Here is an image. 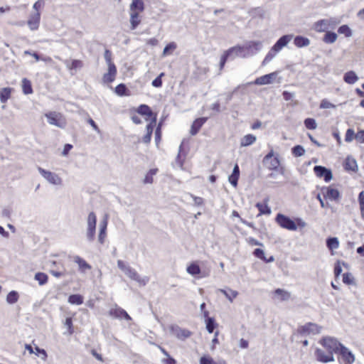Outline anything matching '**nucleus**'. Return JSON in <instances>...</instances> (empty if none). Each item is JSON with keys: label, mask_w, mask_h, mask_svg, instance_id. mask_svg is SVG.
Returning a JSON list of instances; mask_svg holds the SVG:
<instances>
[{"label": "nucleus", "mask_w": 364, "mask_h": 364, "mask_svg": "<svg viewBox=\"0 0 364 364\" xmlns=\"http://www.w3.org/2000/svg\"><path fill=\"white\" fill-rule=\"evenodd\" d=\"M136 114H132L131 119L135 124H140L142 121L139 115L144 116L146 121L149 122L146 126V134L152 135L154 129L156 125L157 113L154 112L147 105H140L135 110Z\"/></svg>", "instance_id": "1"}, {"label": "nucleus", "mask_w": 364, "mask_h": 364, "mask_svg": "<svg viewBox=\"0 0 364 364\" xmlns=\"http://www.w3.org/2000/svg\"><path fill=\"white\" fill-rule=\"evenodd\" d=\"M275 222L280 228L289 231L302 230L306 227V223L301 218L291 219L282 213L276 215Z\"/></svg>", "instance_id": "2"}, {"label": "nucleus", "mask_w": 364, "mask_h": 364, "mask_svg": "<svg viewBox=\"0 0 364 364\" xmlns=\"http://www.w3.org/2000/svg\"><path fill=\"white\" fill-rule=\"evenodd\" d=\"M320 343L327 351L326 354L320 352V361L327 363L333 360V353H338L342 344L331 337H324Z\"/></svg>", "instance_id": "3"}, {"label": "nucleus", "mask_w": 364, "mask_h": 364, "mask_svg": "<svg viewBox=\"0 0 364 364\" xmlns=\"http://www.w3.org/2000/svg\"><path fill=\"white\" fill-rule=\"evenodd\" d=\"M341 185L333 183L329 186H323L320 191L323 195L324 200L338 203L341 198Z\"/></svg>", "instance_id": "4"}, {"label": "nucleus", "mask_w": 364, "mask_h": 364, "mask_svg": "<svg viewBox=\"0 0 364 364\" xmlns=\"http://www.w3.org/2000/svg\"><path fill=\"white\" fill-rule=\"evenodd\" d=\"M50 124L55 125L60 128H65L67 124L66 118L60 112H49L45 114Z\"/></svg>", "instance_id": "5"}, {"label": "nucleus", "mask_w": 364, "mask_h": 364, "mask_svg": "<svg viewBox=\"0 0 364 364\" xmlns=\"http://www.w3.org/2000/svg\"><path fill=\"white\" fill-rule=\"evenodd\" d=\"M264 165L269 170H277L280 165L279 159L274 156L273 151H270L263 159Z\"/></svg>", "instance_id": "6"}, {"label": "nucleus", "mask_w": 364, "mask_h": 364, "mask_svg": "<svg viewBox=\"0 0 364 364\" xmlns=\"http://www.w3.org/2000/svg\"><path fill=\"white\" fill-rule=\"evenodd\" d=\"M97 217L96 215L91 212L87 218V236L90 240H93L95 235Z\"/></svg>", "instance_id": "7"}, {"label": "nucleus", "mask_w": 364, "mask_h": 364, "mask_svg": "<svg viewBox=\"0 0 364 364\" xmlns=\"http://www.w3.org/2000/svg\"><path fill=\"white\" fill-rule=\"evenodd\" d=\"M38 171L50 183L55 185H60L62 183V179L57 174L41 167L38 168Z\"/></svg>", "instance_id": "8"}, {"label": "nucleus", "mask_w": 364, "mask_h": 364, "mask_svg": "<svg viewBox=\"0 0 364 364\" xmlns=\"http://www.w3.org/2000/svg\"><path fill=\"white\" fill-rule=\"evenodd\" d=\"M338 353L341 356L343 364H352L355 361L354 355L343 345L341 346Z\"/></svg>", "instance_id": "9"}, {"label": "nucleus", "mask_w": 364, "mask_h": 364, "mask_svg": "<svg viewBox=\"0 0 364 364\" xmlns=\"http://www.w3.org/2000/svg\"><path fill=\"white\" fill-rule=\"evenodd\" d=\"M109 316L114 318H124L127 321L131 320V317L127 314V312L121 307H119L117 306H115L114 308H112L109 311Z\"/></svg>", "instance_id": "10"}, {"label": "nucleus", "mask_w": 364, "mask_h": 364, "mask_svg": "<svg viewBox=\"0 0 364 364\" xmlns=\"http://www.w3.org/2000/svg\"><path fill=\"white\" fill-rule=\"evenodd\" d=\"M41 21V12H35L30 15L27 21V25L31 31L38 29Z\"/></svg>", "instance_id": "11"}, {"label": "nucleus", "mask_w": 364, "mask_h": 364, "mask_svg": "<svg viewBox=\"0 0 364 364\" xmlns=\"http://www.w3.org/2000/svg\"><path fill=\"white\" fill-rule=\"evenodd\" d=\"M208 117H200L196 119L191 124L190 134L192 136L196 135L200 131L203 125L207 122Z\"/></svg>", "instance_id": "12"}, {"label": "nucleus", "mask_w": 364, "mask_h": 364, "mask_svg": "<svg viewBox=\"0 0 364 364\" xmlns=\"http://www.w3.org/2000/svg\"><path fill=\"white\" fill-rule=\"evenodd\" d=\"M277 73H271L269 74H267L264 75H262L261 77H257L255 80L254 81L255 85H267L272 82L273 79L276 77Z\"/></svg>", "instance_id": "13"}, {"label": "nucleus", "mask_w": 364, "mask_h": 364, "mask_svg": "<svg viewBox=\"0 0 364 364\" xmlns=\"http://www.w3.org/2000/svg\"><path fill=\"white\" fill-rule=\"evenodd\" d=\"M117 73L115 65H108L107 73H105L102 77L103 81L106 83L112 82L115 80Z\"/></svg>", "instance_id": "14"}, {"label": "nucleus", "mask_w": 364, "mask_h": 364, "mask_svg": "<svg viewBox=\"0 0 364 364\" xmlns=\"http://www.w3.org/2000/svg\"><path fill=\"white\" fill-rule=\"evenodd\" d=\"M203 316L205 319L206 329L208 333H212L214 329L218 326V323L215 322L214 318L209 317V312L208 311L203 312Z\"/></svg>", "instance_id": "15"}, {"label": "nucleus", "mask_w": 364, "mask_h": 364, "mask_svg": "<svg viewBox=\"0 0 364 364\" xmlns=\"http://www.w3.org/2000/svg\"><path fill=\"white\" fill-rule=\"evenodd\" d=\"M292 35H285L282 36L273 46L274 50L279 52L287 45V43L292 39Z\"/></svg>", "instance_id": "16"}, {"label": "nucleus", "mask_w": 364, "mask_h": 364, "mask_svg": "<svg viewBox=\"0 0 364 364\" xmlns=\"http://www.w3.org/2000/svg\"><path fill=\"white\" fill-rule=\"evenodd\" d=\"M73 261L78 265L79 270L81 272H85L87 270H90L92 269L91 265L80 256H74Z\"/></svg>", "instance_id": "17"}, {"label": "nucleus", "mask_w": 364, "mask_h": 364, "mask_svg": "<svg viewBox=\"0 0 364 364\" xmlns=\"http://www.w3.org/2000/svg\"><path fill=\"white\" fill-rule=\"evenodd\" d=\"M269 198H267L264 200L263 203H257L255 206L259 210L258 216L262 215H269L271 213V209L268 206Z\"/></svg>", "instance_id": "18"}, {"label": "nucleus", "mask_w": 364, "mask_h": 364, "mask_svg": "<svg viewBox=\"0 0 364 364\" xmlns=\"http://www.w3.org/2000/svg\"><path fill=\"white\" fill-rule=\"evenodd\" d=\"M187 156V153L183 149V145L181 144L178 149V153L176 158V162L181 168H183L184 163Z\"/></svg>", "instance_id": "19"}, {"label": "nucleus", "mask_w": 364, "mask_h": 364, "mask_svg": "<svg viewBox=\"0 0 364 364\" xmlns=\"http://www.w3.org/2000/svg\"><path fill=\"white\" fill-rule=\"evenodd\" d=\"M173 332L174 336L181 340H185L186 338H189L192 333L188 329L186 328H181L180 327H177L174 329H173Z\"/></svg>", "instance_id": "20"}, {"label": "nucleus", "mask_w": 364, "mask_h": 364, "mask_svg": "<svg viewBox=\"0 0 364 364\" xmlns=\"http://www.w3.org/2000/svg\"><path fill=\"white\" fill-rule=\"evenodd\" d=\"M14 89L12 87H4L0 90V101L1 103H6L11 97Z\"/></svg>", "instance_id": "21"}, {"label": "nucleus", "mask_w": 364, "mask_h": 364, "mask_svg": "<svg viewBox=\"0 0 364 364\" xmlns=\"http://www.w3.org/2000/svg\"><path fill=\"white\" fill-rule=\"evenodd\" d=\"M129 10L136 13H142L144 10V4L142 0H132Z\"/></svg>", "instance_id": "22"}, {"label": "nucleus", "mask_w": 364, "mask_h": 364, "mask_svg": "<svg viewBox=\"0 0 364 364\" xmlns=\"http://www.w3.org/2000/svg\"><path fill=\"white\" fill-rule=\"evenodd\" d=\"M316 327L315 324L311 323L301 326L297 328V333L300 335H310L313 333L314 329Z\"/></svg>", "instance_id": "23"}, {"label": "nucleus", "mask_w": 364, "mask_h": 364, "mask_svg": "<svg viewBox=\"0 0 364 364\" xmlns=\"http://www.w3.org/2000/svg\"><path fill=\"white\" fill-rule=\"evenodd\" d=\"M107 223H108V220H107V217L105 218L102 220V221L100 223V233H99V236H98V240L101 244L104 243L105 239L107 235L106 230H107Z\"/></svg>", "instance_id": "24"}, {"label": "nucleus", "mask_w": 364, "mask_h": 364, "mask_svg": "<svg viewBox=\"0 0 364 364\" xmlns=\"http://www.w3.org/2000/svg\"><path fill=\"white\" fill-rule=\"evenodd\" d=\"M129 14L131 29L134 30L141 23V17L140 16V13H136L130 11Z\"/></svg>", "instance_id": "25"}, {"label": "nucleus", "mask_w": 364, "mask_h": 364, "mask_svg": "<svg viewBox=\"0 0 364 364\" xmlns=\"http://www.w3.org/2000/svg\"><path fill=\"white\" fill-rule=\"evenodd\" d=\"M320 178H323L326 183H329L333 179L331 170L320 166Z\"/></svg>", "instance_id": "26"}, {"label": "nucleus", "mask_w": 364, "mask_h": 364, "mask_svg": "<svg viewBox=\"0 0 364 364\" xmlns=\"http://www.w3.org/2000/svg\"><path fill=\"white\" fill-rule=\"evenodd\" d=\"M200 364H228L225 360H220L215 362L214 359L208 354L203 355L199 360Z\"/></svg>", "instance_id": "27"}, {"label": "nucleus", "mask_w": 364, "mask_h": 364, "mask_svg": "<svg viewBox=\"0 0 364 364\" xmlns=\"http://www.w3.org/2000/svg\"><path fill=\"white\" fill-rule=\"evenodd\" d=\"M343 166L346 171H351L354 172L358 171L357 162L351 157H347L346 159Z\"/></svg>", "instance_id": "28"}, {"label": "nucleus", "mask_w": 364, "mask_h": 364, "mask_svg": "<svg viewBox=\"0 0 364 364\" xmlns=\"http://www.w3.org/2000/svg\"><path fill=\"white\" fill-rule=\"evenodd\" d=\"M240 176L239 166L236 164L234 166L232 174L229 176V182L234 186H237V181Z\"/></svg>", "instance_id": "29"}, {"label": "nucleus", "mask_w": 364, "mask_h": 364, "mask_svg": "<svg viewBox=\"0 0 364 364\" xmlns=\"http://www.w3.org/2000/svg\"><path fill=\"white\" fill-rule=\"evenodd\" d=\"M253 255L260 259L261 260L264 261L266 263L272 262L274 260V258L273 256H270L269 258H267L264 255V252L262 249L257 248L253 252Z\"/></svg>", "instance_id": "30"}, {"label": "nucleus", "mask_w": 364, "mask_h": 364, "mask_svg": "<svg viewBox=\"0 0 364 364\" xmlns=\"http://www.w3.org/2000/svg\"><path fill=\"white\" fill-rule=\"evenodd\" d=\"M274 294L275 296H277V299L279 300V301H287L290 299L291 297V294L286 291V290H284L282 289H277L274 291Z\"/></svg>", "instance_id": "31"}, {"label": "nucleus", "mask_w": 364, "mask_h": 364, "mask_svg": "<svg viewBox=\"0 0 364 364\" xmlns=\"http://www.w3.org/2000/svg\"><path fill=\"white\" fill-rule=\"evenodd\" d=\"M65 65L69 70H73L82 68L83 67V62L81 60H66Z\"/></svg>", "instance_id": "32"}, {"label": "nucleus", "mask_w": 364, "mask_h": 364, "mask_svg": "<svg viewBox=\"0 0 364 364\" xmlns=\"http://www.w3.org/2000/svg\"><path fill=\"white\" fill-rule=\"evenodd\" d=\"M187 272L192 275L196 277V275H198L200 273V268L199 267V264H198V262H191L186 268Z\"/></svg>", "instance_id": "33"}, {"label": "nucleus", "mask_w": 364, "mask_h": 364, "mask_svg": "<svg viewBox=\"0 0 364 364\" xmlns=\"http://www.w3.org/2000/svg\"><path fill=\"white\" fill-rule=\"evenodd\" d=\"M256 141V136L252 134L244 136L240 140L241 146H247L252 145Z\"/></svg>", "instance_id": "34"}, {"label": "nucleus", "mask_w": 364, "mask_h": 364, "mask_svg": "<svg viewBox=\"0 0 364 364\" xmlns=\"http://www.w3.org/2000/svg\"><path fill=\"white\" fill-rule=\"evenodd\" d=\"M358 80L355 73L351 70L346 73L343 76V80L348 84H354Z\"/></svg>", "instance_id": "35"}, {"label": "nucleus", "mask_w": 364, "mask_h": 364, "mask_svg": "<svg viewBox=\"0 0 364 364\" xmlns=\"http://www.w3.org/2000/svg\"><path fill=\"white\" fill-rule=\"evenodd\" d=\"M219 291L221 292L223 294H224L226 296V298L231 302L238 295V292L237 291L232 290L231 289H219Z\"/></svg>", "instance_id": "36"}, {"label": "nucleus", "mask_w": 364, "mask_h": 364, "mask_svg": "<svg viewBox=\"0 0 364 364\" xmlns=\"http://www.w3.org/2000/svg\"><path fill=\"white\" fill-rule=\"evenodd\" d=\"M22 90L25 95H29L33 93V88L31 82L27 78H23L22 80Z\"/></svg>", "instance_id": "37"}, {"label": "nucleus", "mask_w": 364, "mask_h": 364, "mask_svg": "<svg viewBox=\"0 0 364 364\" xmlns=\"http://www.w3.org/2000/svg\"><path fill=\"white\" fill-rule=\"evenodd\" d=\"M294 45L298 48L307 46L309 44V40L303 36H296L294 40Z\"/></svg>", "instance_id": "38"}, {"label": "nucleus", "mask_w": 364, "mask_h": 364, "mask_svg": "<svg viewBox=\"0 0 364 364\" xmlns=\"http://www.w3.org/2000/svg\"><path fill=\"white\" fill-rule=\"evenodd\" d=\"M159 348L161 353L167 357L166 358L162 360L163 364H176V360L170 356V355L165 348L161 346H159Z\"/></svg>", "instance_id": "39"}, {"label": "nucleus", "mask_w": 364, "mask_h": 364, "mask_svg": "<svg viewBox=\"0 0 364 364\" xmlns=\"http://www.w3.org/2000/svg\"><path fill=\"white\" fill-rule=\"evenodd\" d=\"M115 92L119 96H129V92L128 91L126 85L123 83H121L116 86L115 87Z\"/></svg>", "instance_id": "40"}, {"label": "nucleus", "mask_w": 364, "mask_h": 364, "mask_svg": "<svg viewBox=\"0 0 364 364\" xmlns=\"http://www.w3.org/2000/svg\"><path fill=\"white\" fill-rule=\"evenodd\" d=\"M68 302L72 304L80 305L83 303V297L80 294H72L68 297Z\"/></svg>", "instance_id": "41"}, {"label": "nucleus", "mask_w": 364, "mask_h": 364, "mask_svg": "<svg viewBox=\"0 0 364 364\" xmlns=\"http://www.w3.org/2000/svg\"><path fill=\"white\" fill-rule=\"evenodd\" d=\"M158 168H152L149 171L144 178V183H152L154 181V176L157 173Z\"/></svg>", "instance_id": "42"}, {"label": "nucleus", "mask_w": 364, "mask_h": 364, "mask_svg": "<svg viewBox=\"0 0 364 364\" xmlns=\"http://www.w3.org/2000/svg\"><path fill=\"white\" fill-rule=\"evenodd\" d=\"M35 279L38 281L39 285H44L48 282V277L46 273L37 272L35 274Z\"/></svg>", "instance_id": "43"}, {"label": "nucleus", "mask_w": 364, "mask_h": 364, "mask_svg": "<svg viewBox=\"0 0 364 364\" xmlns=\"http://www.w3.org/2000/svg\"><path fill=\"white\" fill-rule=\"evenodd\" d=\"M337 39V34L333 32L328 31L323 38V41L326 43H334Z\"/></svg>", "instance_id": "44"}, {"label": "nucleus", "mask_w": 364, "mask_h": 364, "mask_svg": "<svg viewBox=\"0 0 364 364\" xmlns=\"http://www.w3.org/2000/svg\"><path fill=\"white\" fill-rule=\"evenodd\" d=\"M326 245L329 250H333L338 247L339 242L336 237H330L327 240Z\"/></svg>", "instance_id": "45"}, {"label": "nucleus", "mask_w": 364, "mask_h": 364, "mask_svg": "<svg viewBox=\"0 0 364 364\" xmlns=\"http://www.w3.org/2000/svg\"><path fill=\"white\" fill-rule=\"evenodd\" d=\"M64 326L67 328V331L69 335H73L75 332L74 326L73 323V318L68 317L66 318Z\"/></svg>", "instance_id": "46"}, {"label": "nucleus", "mask_w": 364, "mask_h": 364, "mask_svg": "<svg viewBox=\"0 0 364 364\" xmlns=\"http://www.w3.org/2000/svg\"><path fill=\"white\" fill-rule=\"evenodd\" d=\"M359 208L360 211V215L362 219L364 220V191H361L358 198Z\"/></svg>", "instance_id": "47"}, {"label": "nucleus", "mask_w": 364, "mask_h": 364, "mask_svg": "<svg viewBox=\"0 0 364 364\" xmlns=\"http://www.w3.org/2000/svg\"><path fill=\"white\" fill-rule=\"evenodd\" d=\"M339 34L344 35L345 37H350L352 35V31L348 25H343L338 29Z\"/></svg>", "instance_id": "48"}, {"label": "nucleus", "mask_w": 364, "mask_h": 364, "mask_svg": "<svg viewBox=\"0 0 364 364\" xmlns=\"http://www.w3.org/2000/svg\"><path fill=\"white\" fill-rule=\"evenodd\" d=\"M176 48V44L174 42L168 43L163 51V55L166 56L171 55L172 52Z\"/></svg>", "instance_id": "49"}, {"label": "nucleus", "mask_w": 364, "mask_h": 364, "mask_svg": "<svg viewBox=\"0 0 364 364\" xmlns=\"http://www.w3.org/2000/svg\"><path fill=\"white\" fill-rule=\"evenodd\" d=\"M125 274L133 280H139V276L135 269L129 267L124 272Z\"/></svg>", "instance_id": "50"}, {"label": "nucleus", "mask_w": 364, "mask_h": 364, "mask_svg": "<svg viewBox=\"0 0 364 364\" xmlns=\"http://www.w3.org/2000/svg\"><path fill=\"white\" fill-rule=\"evenodd\" d=\"M232 51H233V48H230L229 50H226L222 55V56L220 58V69L223 68V67L225 66V65L228 60V56L232 53Z\"/></svg>", "instance_id": "51"}, {"label": "nucleus", "mask_w": 364, "mask_h": 364, "mask_svg": "<svg viewBox=\"0 0 364 364\" xmlns=\"http://www.w3.org/2000/svg\"><path fill=\"white\" fill-rule=\"evenodd\" d=\"M18 294L15 291H10L6 296V301L9 304H14L18 301Z\"/></svg>", "instance_id": "52"}, {"label": "nucleus", "mask_w": 364, "mask_h": 364, "mask_svg": "<svg viewBox=\"0 0 364 364\" xmlns=\"http://www.w3.org/2000/svg\"><path fill=\"white\" fill-rule=\"evenodd\" d=\"M161 139V123H159L155 130V141L157 146L160 144Z\"/></svg>", "instance_id": "53"}, {"label": "nucleus", "mask_w": 364, "mask_h": 364, "mask_svg": "<svg viewBox=\"0 0 364 364\" xmlns=\"http://www.w3.org/2000/svg\"><path fill=\"white\" fill-rule=\"evenodd\" d=\"M355 135L356 134H355L352 129H347L345 135V141L346 142L352 141L354 139H355Z\"/></svg>", "instance_id": "54"}, {"label": "nucleus", "mask_w": 364, "mask_h": 364, "mask_svg": "<svg viewBox=\"0 0 364 364\" xmlns=\"http://www.w3.org/2000/svg\"><path fill=\"white\" fill-rule=\"evenodd\" d=\"M305 127L309 129H315L316 128V121L312 118H307L304 120Z\"/></svg>", "instance_id": "55"}, {"label": "nucleus", "mask_w": 364, "mask_h": 364, "mask_svg": "<svg viewBox=\"0 0 364 364\" xmlns=\"http://www.w3.org/2000/svg\"><path fill=\"white\" fill-rule=\"evenodd\" d=\"M343 282L346 284H352L354 283V278L350 273H344L343 274Z\"/></svg>", "instance_id": "56"}, {"label": "nucleus", "mask_w": 364, "mask_h": 364, "mask_svg": "<svg viewBox=\"0 0 364 364\" xmlns=\"http://www.w3.org/2000/svg\"><path fill=\"white\" fill-rule=\"evenodd\" d=\"M164 75H165L164 73H160L159 75L152 81L151 85L155 87H161L162 86L161 78Z\"/></svg>", "instance_id": "57"}, {"label": "nucleus", "mask_w": 364, "mask_h": 364, "mask_svg": "<svg viewBox=\"0 0 364 364\" xmlns=\"http://www.w3.org/2000/svg\"><path fill=\"white\" fill-rule=\"evenodd\" d=\"M304 152H305V151H304V148L300 145L295 146L292 149V154L295 156H301L304 154Z\"/></svg>", "instance_id": "58"}, {"label": "nucleus", "mask_w": 364, "mask_h": 364, "mask_svg": "<svg viewBox=\"0 0 364 364\" xmlns=\"http://www.w3.org/2000/svg\"><path fill=\"white\" fill-rule=\"evenodd\" d=\"M277 53H278V51L274 50V47L272 46L271 50L269 51V53L265 56V58L263 60V63H266L270 61L276 55V54Z\"/></svg>", "instance_id": "59"}, {"label": "nucleus", "mask_w": 364, "mask_h": 364, "mask_svg": "<svg viewBox=\"0 0 364 364\" xmlns=\"http://www.w3.org/2000/svg\"><path fill=\"white\" fill-rule=\"evenodd\" d=\"M61 266H62V269L60 271H56V270H53V269H51L50 271V273L54 276L55 277H60L62 276H64L65 274H66V271H65V267H63V264L61 263L60 264Z\"/></svg>", "instance_id": "60"}, {"label": "nucleus", "mask_w": 364, "mask_h": 364, "mask_svg": "<svg viewBox=\"0 0 364 364\" xmlns=\"http://www.w3.org/2000/svg\"><path fill=\"white\" fill-rule=\"evenodd\" d=\"M104 55L107 65H114L112 61V53L109 50H105Z\"/></svg>", "instance_id": "61"}, {"label": "nucleus", "mask_w": 364, "mask_h": 364, "mask_svg": "<svg viewBox=\"0 0 364 364\" xmlns=\"http://www.w3.org/2000/svg\"><path fill=\"white\" fill-rule=\"evenodd\" d=\"M355 140L361 144H364V130H360L356 133Z\"/></svg>", "instance_id": "62"}, {"label": "nucleus", "mask_w": 364, "mask_h": 364, "mask_svg": "<svg viewBox=\"0 0 364 364\" xmlns=\"http://www.w3.org/2000/svg\"><path fill=\"white\" fill-rule=\"evenodd\" d=\"M342 272V267L339 262L336 263L334 266V274L336 278H338Z\"/></svg>", "instance_id": "63"}, {"label": "nucleus", "mask_w": 364, "mask_h": 364, "mask_svg": "<svg viewBox=\"0 0 364 364\" xmlns=\"http://www.w3.org/2000/svg\"><path fill=\"white\" fill-rule=\"evenodd\" d=\"M35 350L33 353H35L36 355H42L43 359H46L47 358V353L46 351L44 349H41L38 346L35 347Z\"/></svg>", "instance_id": "64"}]
</instances>
